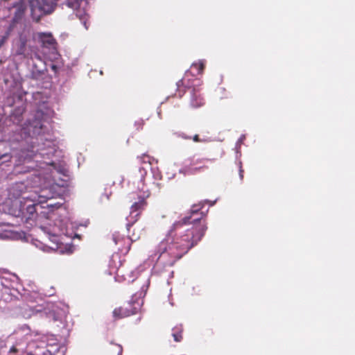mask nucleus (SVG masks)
<instances>
[{
	"mask_svg": "<svg viewBox=\"0 0 355 355\" xmlns=\"http://www.w3.org/2000/svg\"><path fill=\"white\" fill-rule=\"evenodd\" d=\"M201 204L193 205L185 216L174 222L166 237L157 246L158 259L165 265L172 266L198 245L207 230V223L202 217L193 218L202 208Z\"/></svg>",
	"mask_w": 355,
	"mask_h": 355,
	"instance_id": "1",
	"label": "nucleus"
},
{
	"mask_svg": "<svg viewBox=\"0 0 355 355\" xmlns=\"http://www.w3.org/2000/svg\"><path fill=\"white\" fill-rule=\"evenodd\" d=\"M146 175V170L140 167L137 171L132 175L130 180V182L135 188V191L132 193L131 198L136 200L134 196L137 193V200L132 204L130 215L127 218L128 222L126 224V228L128 232H130V227L139 219L141 213L148 206L147 198L150 196V192L144 182Z\"/></svg>",
	"mask_w": 355,
	"mask_h": 355,
	"instance_id": "2",
	"label": "nucleus"
},
{
	"mask_svg": "<svg viewBox=\"0 0 355 355\" xmlns=\"http://www.w3.org/2000/svg\"><path fill=\"white\" fill-rule=\"evenodd\" d=\"M189 73L187 72L184 75V78L177 83L178 89H180L181 87L187 88L190 92V98L189 103L190 107L195 109L199 108L205 105V99L202 97L199 88L192 87L191 85L187 83L189 80V79H187Z\"/></svg>",
	"mask_w": 355,
	"mask_h": 355,
	"instance_id": "3",
	"label": "nucleus"
},
{
	"mask_svg": "<svg viewBox=\"0 0 355 355\" xmlns=\"http://www.w3.org/2000/svg\"><path fill=\"white\" fill-rule=\"evenodd\" d=\"M43 127L42 120L35 118L32 121L25 123L21 128V137L22 139H26L28 137L39 135L42 133Z\"/></svg>",
	"mask_w": 355,
	"mask_h": 355,
	"instance_id": "4",
	"label": "nucleus"
},
{
	"mask_svg": "<svg viewBox=\"0 0 355 355\" xmlns=\"http://www.w3.org/2000/svg\"><path fill=\"white\" fill-rule=\"evenodd\" d=\"M136 239L137 238L134 239L130 236L125 237L119 232L112 234V240L115 245H118V250L124 253L128 252L132 241Z\"/></svg>",
	"mask_w": 355,
	"mask_h": 355,
	"instance_id": "5",
	"label": "nucleus"
},
{
	"mask_svg": "<svg viewBox=\"0 0 355 355\" xmlns=\"http://www.w3.org/2000/svg\"><path fill=\"white\" fill-rule=\"evenodd\" d=\"M208 160L209 159L207 158L195 159L193 157L190 159V163L185 166L186 170L188 173L191 174L200 172L201 171L207 168V166L205 165V162Z\"/></svg>",
	"mask_w": 355,
	"mask_h": 355,
	"instance_id": "6",
	"label": "nucleus"
},
{
	"mask_svg": "<svg viewBox=\"0 0 355 355\" xmlns=\"http://www.w3.org/2000/svg\"><path fill=\"white\" fill-rule=\"evenodd\" d=\"M141 302L140 300H132L123 304V306L127 308V312L129 316L136 314L141 308Z\"/></svg>",
	"mask_w": 355,
	"mask_h": 355,
	"instance_id": "7",
	"label": "nucleus"
},
{
	"mask_svg": "<svg viewBox=\"0 0 355 355\" xmlns=\"http://www.w3.org/2000/svg\"><path fill=\"white\" fill-rule=\"evenodd\" d=\"M40 37L44 46L52 47L56 44L55 40L50 33H41Z\"/></svg>",
	"mask_w": 355,
	"mask_h": 355,
	"instance_id": "8",
	"label": "nucleus"
},
{
	"mask_svg": "<svg viewBox=\"0 0 355 355\" xmlns=\"http://www.w3.org/2000/svg\"><path fill=\"white\" fill-rule=\"evenodd\" d=\"M127 311V308L121 306L118 308H115L112 312V315L115 320H119L129 317Z\"/></svg>",
	"mask_w": 355,
	"mask_h": 355,
	"instance_id": "9",
	"label": "nucleus"
},
{
	"mask_svg": "<svg viewBox=\"0 0 355 355\" xmlns=\"http://www.w3.org/2000/svg\"><path fill=\"white\" fill-rule=\"evenodd\" d=\"M172 336L175 342H181L182 340L183 336V327L182 324H178L174 327L172 329Z\"/></svg>",
	"mask_w": 355,
	"mask_h": 355,
	"instance_id": "10",
	"label": "nucleus"
},
{
	"mask_svg": "<svg viewBox=\"0 0 355 355\" xmlns=\"http://www.w3.org/2000/svg\"><path fill=\"white\" fill-rule=\"evenodd\" d=\"M107 352L111 355H121L123 352V347L121 345L111 343L107 348Z\"/></svg>",
	"mask_w": 355,
	"mask_h": 355,
	"instance_id": "11",
	"label": "nucleus"
},
{
	"mask_svg": "<svg viewBox=\"0 0 355 355\" xmlns=\"http://www.w3.org/2000/svg\"><path fill=\"white\" fill-rule=\"evenodd\" d=\"M205 67V62L202 60H200L198 62L193 63L191 67V69L195 70L196 75H200L203 73Z\"/></svg>",
	"mask_w": 355,
	"mask_h": 355,
	"instance_id": "12",
	"label": "nucleus"
},
{
	"mask_svg": "<svg viewBox=\"0 0 355 355\" xmlns=\"http://www.w3.org/2000/svg\"><path fill=\"white\" fill-rule=\"evenodd\" d=\"M24 10L23 8H18L15 12V15H14V17L12 19L13 23H18L21 19V18L24 15Z\"/></svg>",
	"mask_w": 355,
	"mask_h": 355,
	"instance_id": "13",
	"label": "nucleus"
},
{
	"mask_svg": "<svg viewBox=\"0 0 355 355\" xmlns=\"http://www.w3.org/2000/svg\"><path fill=\"white\" fill-rule=\"evenodd\" d=\"M26 41H21L19 46L18 47V49L16 51V53L17 55L25 56L26 51Z\"/></svg>",
	"mask_w": 355,
	"mask_h": 355,
	"instance_id": "14",
	"label": "nucleus"
},
{
	"mask_svg": "<svg viewBox=\"0 0 355 355\" xmlns=\"http://www.w3.org/2000/svg\"><path fill=\"white\" fill-rule=\"evenodd\" d=\"M83 0H67V6L73 9H77L80 7V3Z\"/></svg>",
	"mask_w": 355,
	"mask_h": 355,
	"instance_id": "15",
	"label": "nucleus"
},
{
	"mask_svg": "<svg viewBox=\"0 0 355 355\" xmlns=\"http://www.w3.org/2000/svg\"><path fill=\"white\" fill-rule=\"evenodd\" d=\"M51 195H46L45 193L43 194H39L37 199H35L36 201L38 202V203H44L47 201V200L51 198Z\"/></svg>",
	"mask_w": 355,
	"mask_h": 355,
	"instance_id": "16",
	"label": "nucleus"
},
{
	"mask_svg": "<svg viewBox=\"0 0 355 355\" xmlns=\"http://www.w3.org/2000/svg\"><path fill=\"white\" fill-rule=\"evenodd\" d=\"M25 111V108L23 106L18 107L16 109H15L14 112L12 114V116H21L24 112Z\"/></svg>",
	"mask_w": 355,
	"mask_h": 355,
	"instance_id": "17",
	"label": "nucleus"
},
{
	"mask_svg": "<svg viewBox=\"0 0 355 355\" xmlns=\"http://www.w3.org/2000/svg\"><path fill=\"white\" fill-rule=\"evenodd\" d=\"M47 317L53 322L58 321L59 320L58 316L55 314L54 311H50L48 313Z\"/></svg>",
	"mask_w": 355,
	"mask_h": 355,
	"instance_id": "18",
	"label": "nucleus"
},
{
	"mask_svg": "<svg viewBox=\"0 0 355 355\" xmlns=\"http://www.w3.org/2000/svg\"><path fill=\"white\" fill-rule=\"evenodd\" d=\"M239 177L241 180L243 179V173L244 171L242 167V163L241 162H239Z\"/></svg>",
	"mask_w": 355,
	"mask_h": 355,
	"instance_id": "19",
	"label": "nucleus"
},
{
	"mask_svg": "<svg viewBox=\"0 0 355 355\" xmlns=\"http://www.w3.org/2000/svg\"><path fill=\"white\" fill-rule=\"evenodd\" d=\"M141 160L144 162H149V159H150V157L146 155H143L141 157H140Z\"/></svg>",
	"mask_w": 355,
	"mask_h": 355,
	"instance_id": "20",
	"label": "nucleus"
},
{
	"mask_svg": "<svg viewBox=\"0 0 355 355\" xmlns=\"http://www.w3.org/2000/svg\"><path fill=\"white\" fill-rule=\"evenodd\" d=\"M28 211L30 212V214H33L35 211V209L34 206H28Z\"/></svg>",
	"mask_w": 355,
	"mask_h": 355,
	"instance_id": "21",
	"label": "nucleus"
},
{
	"mask_svg": "<svg viewBox=\"0 0 355 355\" xmlns=\"http://www.w3.org/2000/svg\"><path fill=\"white\" fill-rule=\"evenodd\" d=\"M193 140L195 142H200L202 141V140L199 138V136L198 135H195L193 137Z\"/></svg>",
	"mask_w": 355,
	"mask_h": 355,
	"instance_id": "22",
	"label": "nucleus"
},
{
	"mask_svg": "<svg viewBox=\"0 0 355 355\" xmlns=\"http://www.w3.org/2000/svg\"><path fill=\"white\" fill-rule=\"evenodd\" d=\"M6 157H8L9 159H10V155H8V154H4L1 157H0V160H1L3 158H6Z\"/></svg>",
	"mask_w": 355,
	"mask_h": 355,
	"instance_id": "23",
	"label": "nucleus"
},
{
	"mask_svg": "<svg viewBox=\"0 0 355 355\" xmlns=\"http://www.w3.org/2000/svg\"><path fill=\"white\" fill-rule=\"evenodd\" d=\"M51 68H52V69H53V71H55V70H56V69H57L56 66H55V65H54V64H53V65L51 66Z\"/></svg>",
	"mask_w": 355,
	"mask_h": 355,
	"instance_id": "24",
	"label": "nucleus"
},
{
	"mask_svg": "<svg viewBox=\"0 0 355 355\" xmlns=\"http://www.w3.org/2000/svg\"><path fill=\"white\" fill-rule=\"evenodd\" d=\"M38 72H39L40 74H43L44 73L43 70H40Z\"/></svg>",
	"mask_w": 355,
	"mask_h": 355,
	"instance_id": "25",
	"label": "nucleus"
},
{
	"mask_svg": "<svg viewBox=\"0 0 355 355\" xmlns=\"http://www.w3.org/2000/svg\"><path fill=\"white\" fill-rule=\"evenodd\" d=\"M105 198H106V199H107V200H108V199H109V196H108V195L105 194Z\"/></svg>",
	"mask_w": 355,
	"mask_h": 355,
	"instance_id": "26",
	"label": "nucleus"
},
{
	"mask_svg": "<svg viewBox=\"0 0 355 355\" xmlns=\"http://www.w3.org/2000/svg\"><path fill=\"white\" fill-rule=\"evenodd\" d=\"M4 39H2L1 41V44L3 43Z\"/></svg>",
	"mask_w": 355,
	"mask_h": 355,
	"instance_id": "27",
	"label": "nucleus"
},
{
	"mask_svg": "<svg viewBox=\"0 0 355 355\" xmlns=\"http://www.w3.org/2000/svg\"><path fill=\"white\" fill-rule=\"evenodd\" d=\"M46 191H45V190H42L41 192H42V193H45Z\"/></svg>",
	"mask_w": 355,
	"mask_h": 355,
	"instance_id": "28",
	"label": "nucleus"
}]
</instances>
